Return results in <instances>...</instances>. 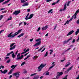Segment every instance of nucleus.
Segmentation results:
<instances>
[{
	"label": "nucleus",
	"mask_w": 79,
	"mask_h": 79,
	"mask_svg": "<svg viewBox=\"0 0 79 79\" xmlns=\"http://www.w3.org/2000/svg\"><path fill=\"white\" fill-rule=\"evenodd\" d=\"M79 9H78L76 12L75 14L73 15L72 17H74V19H76V16H77V13H79Z\"/></svg>",
	"instance_id": "obj_6"
},
{
	"label": "nucleus",
	"mask_w": 79,
	"mask_h": 79,
	"mask_svg": "<svg viewBox=\"0 0 79 79\" xmlns=\"http://www.w3.org/2000/svg\"><path fill=\"white\" fill-rule=\"evenodd\" d=\"M28 5H29V3L27 2V3H24L22 6H28Z\"/></svg>",
	"instance_id": "obj_18"
},
{
	"label": "nucleus",
	"mask_w": 79,
	"mask_h": 79,
	"mask_svg": "<svg viewBox=\"0 0 79 79\" xmlns=\"http://www.w3.org/2000/svg\"><path fill=\"white\" fill-rule=\"evenodd\" d=\"M48 28V25H46L45 27H43L42 28V30H46Z\"/></svg>",
	"instance_id": "obj_10"
},
{
	"label": "nucleus",
	"mask_w": 79,
	"mask_h": 79,
	"mask_svg": "<svg viewBox=\"0 0 79 79\" xmlns=\"http://www.w3.org/2000/svg\"><path fill=\"white\" fill-rule=\"evenodd\" d=\"M72 68H73V66H72L71 67H70V68L68 69L67 70V71H65V74H68V72L70 70H71Z\"/></svg>",
	"instance_id": "obj_7"
},
{
	"label": "nucleus",
	"mask_w": 79,
	"mask_h": 79,
	"mask_svg": "<svg viewBox=\"0 0 79 79\" xmlns=\"http://www.w3.org/2000/svg\"><path fill=\"white\" fill-rule=\"evenodd\" d=\"M56 3H57L56 2H54L52 4V5H55Z\"/></svg>",
	"instance_id": "obj_48"
},
{
	"label": "nucleus",
	"mask_w": 79,
	"mask_h": 79,
	"mask_svg": "<svg viewBox=\"0 0 79 79\" xmlns=\"http://www.w3.org/2000/svg\"><path fill=\"white\" fill-rule=\"evenodd\" d=\"M10 0H7V1H5V2H3L2 3V5H5V4H6V3H8V2H10Z\"/></svg>",
	"instance_id": "obj_16"
},
{
	"label": "nucleus",
	"mask_w": 79,
	"mask_h": 79,
	"mask_svg": "<svg viewBox=\"0 0 79 79\" xmlns=\"http://www.w3.org/2000/svg\"><path fill=\"white\" fill-rule=\"evenodd\" d=\"M10 58V57H7L5 58V59H6V60H7V59H8V58Z\"/></svg>",
	"instance_id": "obj_63"
},
{
	"label": "nucleus",
	"mask_w": 79,
	"mask_h": 79,
	"mask_svg": "<svg viewBox=\"0 0 79 79\" xmlns=\"http://www.w3.org/2000/svg\"><path fill=\"white\" fill-rule=\"evenodd\" d=\"M0 67H1L2 68V69H3V68H4V66H3V65H1L0 66Z\"/></svg>",
	"instance_id": "obj_60"
},
{
	"label": "nucleus",
	"mask_w": 79,
	"mask_h": 79,
	"mask_svg": "<svg viewBox=\"0 0 79 79\" xmlns=\"http://www.w3.org/2000/svg\"><path fill=\"white\" fill-rule=\"evenodd\" d=\"M74 33V31L72 30V31L69 32V33L67 34V36H68L69 35H70L71 34H72L73 33Z\"/></svg>",
	"instance_id": "obj_9"
},
{
	"label": "nucleus",
	"mask_w": 79,
	"mask_h": 79,
	"mask_svg": "<svg viewBox=\"0 0 79 79\" xmlns=\"http://www.w3.org/2000/svg\"><path fill=\"white\" fill-rule=\"evenodd\" d=\"M79 40V37L77 39V42H78Z\"/></svg>",
	"instance_id": "obj_64"
},
{
	"label": "nucleus",
	"mask_w": 79,
	"mask_h": 79,
	"mask_svg": "<svg viewBox=\"0 0 79 79\" xmlns=\"http://www.w3.org/2000/svg\"><path fill=\"white\" fill-rule=\"evenodd\" d=\"M11 19H12V18H8L7 19V21H10V20H11Z\"/></svg>",
	"instance_id": "obj_57"
},
{
	"label": "nucleus",
	"mask_w": 79,
	"mask_h": 79,
	"mask_svg": "<svg viewBox=\"0 0 79 79\" xmlns=\"http://www.w3.org/2000/svg\"><path fill=\"white\" fill-rule=\"evenodd\" d=\"M56 27H57V25L56 24L55 26V27L54 29V30H55L56 29Z\"/></svg>",
	"instance_id": "obj_43"
},
{
	"label": "nucleus",
	"mask_w": 79,
	"mask_h": 79,
	"mask_svg": "<svg viewBox=\"0 0 79 79\" xmlns=\"http://www.w3.org/2000/svg\"><path fill=\"white\" fill-rule=\"evenodd\" d=\"M41 42H42L41 41H40L38 43H36L34 45V47H35V46H37V45H40V44H41Z\"/></svg>",
	"instance_id": "obj_8"
},
{
	"label": "nucleus",
	"mask_w": 79,
	"mask_h": 79,
	"mask_svg": "<svg viewBox=\"0 0 79 79\" xmlns=\"http://www.w3.org/2000/svg\"><path fill=\"white\" fill-rule=\"evenodd\" d=\"M48 55V52H46L45 54L44 55V57H46Z\"/></svg>",
	"instance_id": "obj_33"
},
{
	"label": "nucleus",
	"mask_w": 79,
	"mask_h": 79,
	"mask_svg": "<svg viewBox=\"0 0 79 79\" xmlns=\"http://www.w3.org/2000/svg\"><path fill=\"white\" fill-rule=\"evenodd\" d=\"M30 56H31V55H29L27 56V58H29V57H30Z\"/></svg>",
	"instance_id": "obj_50"
},
{
	"label": "nucleus",
	"mask_w": 79,
	"mask_h": 79,
	"mask_svg": "<svg viewBox=\"0 0 79 79\" xmlns=\"http://www.w3.org/2000/svg\"><path fill=\"white\" fill-rule=\"evenodd\" d=\"M40 27H39L37 30V31H40Z\"/></svg>",
	"instance_id": "obj_47"
},
{
	"label": "nucleus",
	"mask_w": 79,
	"mask_h": 79,
	"mask_svg": "<svg viewBox=\"0 0 79 79\" xmlns=\"http://www.w3.org/2000/svg\"><path fill=\"white\" fill-rule=\"evenodd\" d=\"M53 11V9L50 10L48 12V13H52L53 12H52Z\"/></svg>",
	"instance_id": "obj_22"
},
{
	"label": "nucleus",
	"mask_w": 79,
	"mask_h": 79,
	"mask_svg": "<svg viewBox=\"0 0 79 79\" xmlns=\"http://www.w3.org/2000/svg\"><path fill=\"white\" fill-rule=\"evenodd\" d=\"M29 48H28V49H27L26 50V51H26V52H29Z\"/></svg>",
	"instance_id": "obj_58"
},
{
	"label": "nucleus",
	"mask_w": 79,
	"mask_h": 79,
	"mask_svg": "<svg viewBox=\"0 0 79 79\" xmlns=\"http://www.w3.org/2000/svg\"><path fill=\"white\" fill-rule=\"evenodd\" d=\"M48 75H49V72L45 74V76H48Z\"/></svg>",
	"instance_id": "obj_44"
},
{
	"label": "nucleus",
	"mask_w": 79,
	"mask_h": 79,
	"mask_svg": "<svg viewBox=\"0 0 79 79\" xmlns=\"http://www.w3.org/2000/svg\"><path fill=\"white\" fill-rule=\"evenodd\" d=\"M29 53V52H28V53H26L24 54V56H26V55H28Z\"/></svg>",
	"instance_id": "obj_49"
},
{
	"label": "nucleus",
	"mask_w": 79,
	"mask_h": 79,
	"mask_svg": "<svg viewBox=\"0 0 79 79\" xmlns=\"http://www.w3.org/2000/svg\"><path fill=\"white\" fill-rule=\"evenodd\" d=\"M72 40V37H71L70 39L68 40L67 41H64V44H66V43H67L68 42L69 40Z\"/></svg>",
	"instance_id": "obj_13"
},
{
	"label": "nucleus",
	"mask_w": 79,
	"mask_h": 79,
	"mask_svg": "<svg viewBox=\"0 0 79 79\" xmlns=\"http://www.w3.org/2000/svg\"><path fill=\"white\" fill-rule=\"evenodd\" d=\"M45 66H46V64H41L38 67V71H41L42 69H43V68H44V67H45Z\"/></svg>",
	"instance_id": "obj_3"
},
{
	"label": "nucleus",
	"mask_w": 79,
	"mask_h": 79,
	"mask_svg": "<svg viewBox=\"0 0 79 79\" xmlns=\"http://www.w3.org/2000/svg\"><path fill=\"white\" fill-rule=\"evenodd\" d=\"M16 66H17V65H13L11 67V68H13L12 69L13 70L14 69H15V68L16 67Z\"/></svg>",
	"instance_id": "obj_14"
},
{
	"label": "nucleus",
	"mask_w": 79,
	"mask_h": 79,
	"mask_svg": "<svg viewBox=\"0 0 79 79\" xmlns=\"http://www.w3.org/2000/svg\"><path fill=\"white\" fill-rule=\"evenodd\" d=\"M60 11H64V10H63V9H60L59 10Z\"/></svg>",
	"instance_id": "obj_52"
},
{
	"label": "nucleus",
	"mask_w": 79,
	"mask_h": 79,
	"mask_svg": "<svg viewBox=\"0 0 79 79\" xmlns=\"http://www.w3.org/2000/svg\"><path fill=\"white\" fill-rule=\"evenodd\" d=\"M3 31H4V30H1V31H0V34H1V33H2V32H3Z\"/></svg>",
	"instance_id": "obj_55"
},
{
	"label": "nucleus",
	"mask_w": 79,
	"mask_h": 79,
	"mask_svg": "<svg viewBox=\"0 0 79 79\" xmlns=\"http://www.w3.org/2000/svg\"><path fill=\"white\" fill-rule=\"evenodd\" d=\"M25 0H21V3H23L26 2V1H25Z\"/></svg>",
	"instance_id": "obj_30"
},
{
	"label": "nucleus",
	"mask_w": 79,
	"mask_h": 79,
	"mask_svg": "<svg viewBox=\"0 0 79 79\" xmlns=\"http://www.w3.org/2000/svg\"><path fill=\"white\" fill-rule=\"evenodd\" d=\"M3 2H4V0H0V3Z\"/></svg>",
	"instance_id": "obj_54"
},
{
	"label": "nucleus",
	"mask_w": 79,
	"mask_h": 79,
	"mask_svg": "<svg viewBox=\"0 0 79 79\" xmlns=\"http://www.w3.org/2000/svg\"><path fill=\"white\" fill-rule=\"evenodd\" d=\"M20 72H17L16 73H13L12 75L14 76H16V77H19V73Z\"/></svg>",
	"instance_id": "obj_4"
},
{
	"label": "nucleus",
	"mask_w": 79,
	"mask_h": 79,
	"mask_svg": "<svg viewBox=\"0 0 79 79\" xmlns=\"http://www.w3.org/2000/svg\"><path fill=\"white\" fill-rule=\"evenodd\" d=\"M10 61H11V59H9L8 60L6 61V63H9L10 62Z\"/></svg>",
	"instance_id": "obj_28"
},
{
	"label": "nucleus",
	"mask_w": 79,
	"mask_h": 79,
	"mask_svg": "<svg viewBox=\"0 0 79 79\" xmlns=\"http://www.w3.org/2000/svg\"><path fill=\"white\" fill-rule=\"evenodd\" d=\"M21 12V10H16L13 13V15H18L19 13H20Z\"/></svg>",
	"instance_id": "obj_5"
},
{
	"label": "nucleus",
	"mask_w": 79,
	"mask_h": 79,
	"mask_svg": "<svg viewBox=\"0 0 79 79\" xmlns=\"http://www.w3.org/2000/svg\"><path fill=\"white\" fill-rule=\"evenodd\" d=\"M40 40H41V39H40V38H39L36 40V42H38V41H40Z\"/></svg>",
	"instance_id": "obj_34"
},
{
	"label": "nucleus",
	"mask_w": 79,
	"mask_h": 79,
	"mask_svg": "<svg viewBox=\"0 0 79 79\" xmlns=\"http://www.w3.org/2000/svg\"><path fill=\"white\" fill-rule=\"evenodd\" d=\"M23 29H22L19 30L18 31L15 33L14 34L12 35H11V34H13V32H11V33H10L8 35H7V37H10V38L12 39V38L15 37L16 35H17L19 34V33L21 32V31Z\"/></svg>",
	"instance_id": "obj_1"
},
{
	"label": "nucleus",
	"mask_w": 79,
	"mask_h": 79,
	"mask_svg": "<svg viewBox=\"0 0 79 79\" xmlns=\"http://www.w3.org/2000/svg\"><path fill=\"white\" fill-rule=\"evenodd\" d=\"M3 15H1L0 16V21L2 20V19L3 18Z\"/></svg>",
	"instance_id": "obj_29"
},
{
	"label": "nucleus",
	"mask_w": 79,
	"mask_h": 79,
	"mask_svg": "<svg viewBox=\"0 0 79 79\" xmlns=\"http://www.w3.org/2000/svg\"><path fill=\"white\" fill-rule=\"evenodd\" d=\"M68 75H66L65 77L64 78L67 79V77H68Z\"/></svg>",
	"instance_id": "obj_46"
},
{
	"label": "nucleus",
	"mask_w": 79,
	"mask_h": 79,
	"mask_svg": "<svg viewBox=\"0 0 79 79\" xmlns=\"http://www.w3.org/2000/svg\"><path fill=\"white\" fill-rule=\"evenodd\" d=\"M16 45H15L14 46H13V47H12L11 48H10V50H13V49H14V48H15V47H16Z\"/></svg>",
	"instance_id": "obj_20"
},
{
	"label": "nucleus",
	"mask_w": 79,
	"mask_h": 79,
	"mask_svg": "<svg viewBox=\"0 0 79 79\" xmlns=\"http://www.w3.org/2000/svg\"><path fill=\"white\" fill-rule=\"evenodd\" d=\"M59 76H60L59 75H58V74H57V75L56 77V79L59 78V77H60Z\"/></svg>",
	"instance_id": "obj_41"
},
{
	"label": "nucleus",
	"mask_w": 79,
	"mask_h": 79,
	"mask_svg": "<svg viewBox=\"0 0 79 79\" xmlns=\"http://www.w3.org/2000/svg\"><path fill=\"white\" fill-rule=\"evenodd\" d=\"M26 53V51H25L21 53V55H22V54H24V53Z\"/></svg>",
	"instance_id": "obj_45"
},
{
	"label": "nucleus",
	"mask_w": 79,
	"mask_h": 79,
	"mask_svg": "<svg viewBox=\"0 0 79 79\" xmlns=\"http://www.w3.org/2000/svg\"><path fill=\"white\" fill-rule=\"evenodd\" d=\"M37 74V73H33L30 76H34V75H36Z\"/></svg>",
	"instance_id": "obj_32"
},
{
	"label": "nucleus",
	"mask_w": 79,
	"mask_h": 79,
	"mask_svg": "<svg viewBox=\"0 0 79 79\" xmlns=\"http://www.w3.org/2000/svg\"><path fill=\"white\" fill-rule=\"evenodd\" d=\"M26 20V21H27V20H28V19H29V18H28V16H27V15L26 16V17H25V18Z\"/></svg>",
	"instance_id": "obj_31"
},
{
	"label": "nucleus",
	"mask_w": 79,
	"mask_h": 79,
	"mask_svg": "<svg viewBox=\"0 0 79 79\" xmlns=\"http://www.w3.org/2000/svg\"><path fill=\"white\" fill-rule=\"evenodd\" d=\"M38 58V56H34V58H33V59H36L37 58Z\"/></svg>",
	"instance_id": "obj_35"
},
{
	"label": "nucleus",
	"mask_w": 79,
	"mask_h": 79,
	"mask_svg": "<svg viewBox=\"0 0 79 79\" xmlns=\"http://www.w3.org/2000/svg\"><path fill=\"white\" fill-rule=\"evenodd\" d=\"M7 72H8V70L5 69L4 71H3V74H5L7 73Z\"/></svg>",
	"instance_id": "obj_21"
},
{
	"label": "nucleus",
	"mask_w": 79,
	"mask_h": 79,
	"mask_svg": "<svg viewBox=\"0 0 79 79\" xmlns=\"http://www.w3.org/2000/svg\"><path fill=\"white\" fill-rule=\"evenodd\" d=\"M57 73L58 76H62V75L63 74V73L62 72H57Z\"/></svg>",
	"instance_id": "obj_11"
},
{
	"label": "nucleus",
	"mask_w": 79,
	"mask_h": 79,
	"mask_svg": "<svg viewBox=\"0 0 79 79\" xmlns=\"http://www.w3.org/2000/svg\"><path fill=\"white\" fill-rule=\"evenodd\" d=\"M69 65H70V64H68L65 65V67H68V66H69Z\"/></svg>",
	"instance_id": "obj_37"
},
{
	"label": "nucleus",
	"mask_w": 79,
	"mask_h": 79,
	"mask_svg": "<svg viewBox=\"0 0 79 79\" xmlns=\"http://www.w3.org/2000/svg\"><path fill=\"white\" fill-rule=\"evenodd\" d=\"M23 24V22H22L19 23V26H20V25H21Z\"/></svg>",
	"instance_id": "obj_56"
},
{
	"label": "nucleus",
	"mask_w": 79,
	"mask_h": 79,
	"mask_svg": "<svg viewBox=\"0 0 79 79\" xmlns=\"http://www.w3.org/2000/svg\"><path fill=\"white\" fill-rule=\"evenodd\" d=\"M76 42V40L75 39H74L73 40V41H72L73 44V43H74Z\"/></svg>",
	"instance_id": "obj_39"
},
{
	"label": "nucleus",
	"mask_w": 79,
	"mask_h": 79,
	"mask_svg": "<svg viewBox=\"0 0 79 79\" xmlns=\"http://www.w3.org/2000/svg\"><path fill=\"white\" fill-rule=\"evenodd\" d=\"M13 69H11L10 71L8 73V74H11L12 73H13Z\"/></svg>",
	"instance_id": "obj_23"
},
{
	"label": "nucleus",
	"mask_w": 79,
	"mask_h": 79,
	"mask_svg": "<svg viewBox=\"0 0 79 79\" xmlns=\"http://www.w3.org/2000/svg\"><path fill=\"white\" fill-rule=\"evenodd\" d=\"M15 44H16V43H12V44L10 46V47H12L15 45Z\"/></svg>",
	"instance_id": "obj_27"
},
{
	"label": "nucleus",
	"mask_w": 79,
	"mask_h": 79,
	"mask_svg": "<svg viewBox=\"0 0 79 79\" xmlns=\"http://www.w3.org/2000/svg\"><path fill=\"white\" fill-rule=\"evenodd\" d=\"M77 24H79V19L77 20Z\"/></svg>",
	"instance_id": "obj_62"
},
{
	"label": "nucleus",
	"mask_w": 79,
	"mask_h": 79,
	"mask_svg": "<svg viewBox=\"0 0 79 79\" xmlns=\"http://www.w3.org/2000/svg\"><path fill=\"white\" fill-rule=\"evenodd\" d=\"M71 3V1H69L67 3V6H69V3Z\"/></svg>",
	"instance_id": "obj_40"
},
{
	"label": "nucleus",
	"mask_w": 79,
	"mask_h": 79,
	"mask_svg": "<svg viewBox=\"0 0 79 79\" xmlns=\"http://www.w3.org/2000/svg\"><path fill=\"white\" fill-rule=\"evenodd\" d=\"M40 77L39 75H37L35 76H34L33 78V79H38Z\"/></svg>",
	"instance_id": "obj_12"
},
{
	"label": "nucleus",
	"mask_w": 79,
	"mask_h": 79,
	"mask_svg": "<svg viewBox=\"0 0 79 79\" xmlns=\"http://www.w3.org/2000/svg\"><path fill=\"white\" fill-rule=\"evenodd\" d=\"M25 64V62H23L21 64V66H23Z\"/></svg>",
	"instance_id": "obj_42"
},
{
	"label": "nucleus",
	"mask_w": 79,
	"mask_h": 79,
	"mask_svg": "<svg viewBox=\"0 0 79 79\" xmlns=\"http://www.w3.org/2000/svg\"><path fill=\"white\" fill-rule=\"evenodd\" d=\"M79 29H77V31H76L75 32V35H77L78 34H79Z\"/></svg>",
	"instance_id": "obj_19"
},
{
	"label": "nucleus",
	"mask_w": 79,
	"mask_h": 79,
	"mask_svg": "<svg viewBox=\"0 0 79 79\" xmlns=\"http://www.w3.org/2000/svg\"><path fill=\"white\" fill-rule=\"evenodd\" d=\"M66 4H65L64 5V7L63 9V10H66Z\"/></svg>",
	"instance_id": "obj_24"
},
{
	"label": "nucleus",
	"mask_w": 79,
	"mask_h": 79,
	"mask_svg": "<svg viewBox=\"0 0 79 79\" xmlns=\"http://www.w3.org/2000/svg\"><path fill=\"white\" fill-rule=\"evenodd\" d=\"M15 56H16L15 55V54H14V53H13L12 54V58H15Z\"/></svg>",
	"instance_id": "obj_26"
},
{
	"label": "nucleus",
	"mask_w": 79,
	"mask_h": 79,
	"mask_svg": "<svg viewBox=\"0 0 79 79\" xmlns=\"http://www.w3.org/2000/svg\"><path fill=\"white\" fill-rule=\"evenodd\" d=\"M24 35V33H21L19 35L17 36V37H18L19 38H20L21 37H22V36H23Z\"/></svg>",
	"instance_id": "obj_15"
},
{
	"label": "nucleus",
	"mask_w": 79,
	"mask_h": 79,
	"mask_svg": "<svg viewBox=\"0 0 79 79\" xmlns=\"http://www.w3.org/2000/svg\"><path fill=\"white\" fill-rule=\"evenodd\" d=\"M45 50V48H44L42 51H41V52H43Z\"/></svg>",
	"instance_id": "obj_51"
},
{
	"label": "nucleus",
	"mask_w": 79,
	"mask_h": 79,
	"mask_svg": "<svg viewBox=\"0 0 79 79\" xmlns=\"http://www.w3.org/2000/svg\"><path fill=\"white\" fill-rule=\"evenodd\" d=\"M65 60H66V59L64 58V60H61L60 61L61 62H63V61H64Z\"/></svg>",
	"instance_id": "obj_36"
},
{
	"label": "nucleus",
	"mask_w": 79,
	"mask_h": 79,
	"mask_svg": "<svg viewBox=\"0 0 79 79\" xmlns=\"http://www.w3.org/2000/svg\"><path fill=\"white\" fill-rule=\"evenodd\" d=\"M33 40H34V39H33V38L31 39L30 40V42H32V41H33Z\"/></svg>",
	"instance_id": "obj_53"
},
{
	"label": "nucleus",
	"mask_w": 79,
	"mask_h": 79,
	"mask_svg": "<svg viewBox=\"0 0 79 79\" xmlns=\"http://www.w3.org/2000/svg\"><path fill=\"white\" fill-rule=\"evenodd\" d=\"M60 0H57V2H56V3H59V2H60Z\"/></svg>",
	"instance_id": "obj_61"
},
{
	"label": "nucleus",
	"mask_w": 79,
	"mask_h": 79,
	"mask_svg": "<svg viewBox=\"0 0 79 79\" xmlns=\"http://www.w3.org/2000/svg\"><path fill=\"white\" fill-rule=\"evenodd\" d=\"M7 11V10L2 11V13H6V12Z\"/></svg>",
	"instance_id": "obj_38"
},
{
	"label": "nucleus",
	"mask_w": 79,
	"mask_h": 79,
	"mask_svg": "<svg viewBox=\"0 0 79 79\" xmlns=\"http://www.w3.org/2000/svg\"><path fill=\"white\" fill-rule=\"evenodd\" d=\"M33 16H34L33 14H31L28 18V19H31V18H32V17H33Z\"/></svg>",
	"instance_id": "obj_17"
},
{
	"label": "nucleus",
	"mask_w": 79,
	"mask_h": 79,
	"mask_svg": "<svg viewBox=\"0 0 79 79\" xmlns=\"http://www.w3.org/2000/svg\"><path fill=\"white\" fill-rule=\"evenodd\" d=\"M20 55H21V53H19L17 56V57L16 58L17 60H22V59H23V57H24V56L23 55H22L21 56H20Z\"/></svg>",
	"instance_id": "obj_2"
},
{
	"label": "nucleus",
	"mask_w": 79,
	"mask_h": 79,
	"mask_svg": "<svg viewBox=\"0 0 79 79\" xmlns=\"http://www.w3.org/2000/svg\"><path fill=\"white\" fill-rule=\"evenodd\" d=\"M55 66V64H54L53 65H52V66L50 67L49 68V69H52V68H53L54 66Z\"/></svg>",
	"instance_id": "obj_25"
},
{
	"label": "nucleus",
	"mask_w": 79,
	"mask_h": 79,
	"mask_svg": "<svg viewBox=\"0 0 79 79\" xmlns=\"http://www.w3.org/2000/svg\"><path fill=\"white\" fill-rule=\"evenodd\" d=\"M66 23L67 24H69V22L68 20L66 22Z\"/></svg>",
	"instance_id": "obj_59"
}]
</instances>
